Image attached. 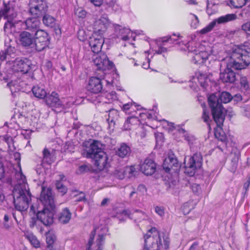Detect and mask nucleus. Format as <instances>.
<instances>
[{
    "mask_svg": "<svg viewBox=\"0 0 250 250\" xmlns=\"http://www.w3.org/2000/svg\"><path fill=\"white\" fill-rule=\"evenodd\" d=\"M105 97L109 100V102L116 100L117 99L116 93L115 91H111L106 93Z\"/></svg>",
    "mask_w": 250,
    "mask_h": 250,
    "instance_id": "603ef678",
    "label": "nucleus"
},
{
    "mask_svg": "<svg viewBox=\"0 0 250 250\" xmlns=\"http://www.w3.org/2000/svg\"><path fill=\"white\" fill-rule=\"evenodd\" d=\"M241 88L243 90L246 91L250 88L249 83L246 77H243L240 79Z\"/></svg>",
    "mask_w": 250,
    "mask_h": 250,
    "instance_id": "a18cd8bd",
    "label": "nucleus"
},
{
    "mask_svg": "<svg viewBox=\"0 0 250 250\" xmlns=\"http://www.w3.org/2000/svg\"><path fill=\"white\" fill-rule=\"evenodd\" d=\"M135 172V168L134 167L131 166L129 167H125L122 168H117L114 174L116 177L119 179H123L125 177V175L128 173V177L130 178L135 176L134 173Z\"/></svg>",
    "mask_w": 250,
    "mask_h": 250,
    "instance_id": "aec40b11",
    "label": "nucleus"
},
{
    "mask_svg": "<svg viewBox=\"0 0 250 250\" xmlns=\"http://www.w3.org/2000/svg\"><path fill=\"white\" fill-rule=\"evenodd\" d=\"M237 18V16L235 14H228L224 16H222L217 19L214 20L208 25L203 28L200 33L202 34H206L210 32L214 27L216 23L219 24H225L227 22L234 21Z\"/></svg>",
    "mask_w": 250,
    "mask_h": 250,
    "instance_id": "9d476101",
    "label": "nucleus"
},
{
    "mask_svg": "<svg viewBox=\"0 0 250 250\" xmlns=\"http://www.w3.org/2000/svg\"><path fill=\"white\" fill-rule=\"evenodd\" d=\"M108 231L107 228L101 226L95 228L91 232L86 250H90L92 247L95 250H102L104 243L105 236Z\"/></svg>",
    "mask_w": 250,
    "mask_h": 250,
    "instance_id": "423d86ee",
    "label": "nucleus"
},
{
    "mask_svg": "<svg viewBox=\"0 0 250 250\" xmlns=\"http://www.w3.org/2000/svg\"><path fill=\"white\" fill-rule=\"evenodd\" d=\"M37 219L35 217H32L30 221V226L31 227H34L36 225Z\"/></svg>",
    "mask_w": 250,
    "mask_h": 250,
    "instance_id": "774afa93",
    "label": "nucleus"
},
{
    "mask_svg": "<svg viewBox=\"0 0 250 250\" xmlns=\"http://www.w3.org/2000/svg\"><path fill=\"white\" fill-rule=\"evenodd\" d=\"M179 36L177 37L176 39H174L172 38L171 36L164 37L162 39V41L163 42H169L170 43L178 44L180 43V42H177L179 40H180V39H179Z\"/></svg>",
    "mask_w": 250,
    "mask_h": 250,
    "instance_id": "de8ad7c7",
    "label": "nucleus"
},
{
    "mask_svg": "<svg viewBox=\"0 0 250 250\" xmlns=\"http://www.w3.org/2000/svg\"><path fill=\"white\" fill-rule=\"evenodd\" d=\"M4 50L8 56L14 54L16 51L15 48L11 46V45H8Z\"/></svg>",
    "mask_w": 250,
    "mask_h": 250,
    "instance_id": "4d7b16f0",
    "label": "nucleus"
},
{
    "mask_svg": "<svg viewBox=\"0 0 250 250\" xmlns=\"http://www.w3.org/2000/svg\"><path fill=\"white\" fill-rule=\"evenodd\" d=\"M250 63V52L244 46H236L232 48L229 56L226 57L221 63V68L226 66L220 73V79L224 83H233L236 80V74L231 68L239 70L246 68Z\"/></svg>",
    "mask_w": 250,
    "mask_h": 250,
    "instance_id": "f257e3e1",
    "label": "nucleus"
},
{
    "mask_svg": "<svg viewBox=\"0 0 250 250\" xmlns=\"http://www.w3.org/2000/svg\"><path fill=\"white\" fill-rule=\"evenodd\" d=\"M90 170V167L89 165L83 164L80 166H79L77 173L78 174H81L83 173H84L87 172Z\"/></svg>",
    "mask_w": 250,
    "mask_h": 250,
    "instance_id": "c03bdc74",
    "label": "nucleus"
},
{
    "mask_svg": "<svg viewBox=\"0 0 250 250\" xmlns=\"http://www.w3.org/2000/svg\"><path fill=\"white\" fill-rule=\"evenodd\" d=\"M55 185L58 191L62 193V195H63L67 192V188L62 184L61 181H57Z\"/></svg>",
    "mask_w": 250,
    "mask_h": 250,
    "instance_id": "ea45409f",
    "label": "nucleus"
},
{
    "mask_svg": "<svg viewBox=\"0 0 250 250\" xmlns=\"http://www.w3.org/2000/svg\"><path fill=\"white\" fill-rule=\"evenodd\" d=\"M115 30L117 38H120L123 41H127L130 39V30L129 29L117 25L115 26Z\"/></svg>",
    "mask_w": 250,
    "mask_h": 250,
    "instance_id": "b1692460",
    "label": "nucleus"
},
{
    "mask_svg": "<svg viewBox=\"0 0 250 250\" xmlns=\"http://www.w3.org/2000/svg\"><path fill=\"white\" fill-rule=\"evenodd\" d=\"M5 141L7 143L8 147V150L9 152H14L16 148L14 144V141L11 137H7L5 138Z\"/></svg>",
    "mask_w": 250,
    "mask_h": 250,
    "instance_id": "a19ab883",
    "label": "nucleus"
},
{
    "mask_svg": "<svg viewBox=\"0 0 250 250\" xmlns=\"http://www.w3.org/2000/svg\"><path fill=\"white\" fill-rule=\"evenodd\" d=\"M122 214L125 215L126 217H129L131 219H134L135 221H141L146 218V215L142 211L136 210L130 211L125 210L122 212Z\"/></svg>",
    "mask_w": 250,
    "mask_h": 250,
    "instance_id": "412c9836",
    "label": "nucleus"
},
{
    "mask_svg": "<svg viewBox=\"0 0 250 250\" xmlns=\"http://www.w3.org/2000/svg\"><path fill=\"white\" fill-rule=\"evenodd\" d=\"M5 171L2 163L0 161V180L4 177Z\"/></svg>",
    "mask_w": 250,
    "mask_h": 250,
    "instance_id": "052dcab7",
    "label": "nucleus"
},
{
    "mask_svg": "<svg viewBox=\"0 0 250 250\" xmlns=\"http://www.w3.org/2000/svg\"><path fill=\"white\" fill-rule=\"evenodd\" d=\"M27 238L30 243L36 248L40 247V243L37 237L32 234H30L26 236Z\"/></svg>",
    "mask_w": 250,
    "mask_h": 250,
    "instance_id": "58836bf2",
    "label": "nucleus"
},
{
    "mask_svg": "<svg viewBox=\"0 0 250 250\" xmlns=\"http://www.w3.org/2000/svg\"><path fill=\"white\" fill-rule=\"evenodd\" d=\"M95 54L92 57V61L97 69L104 71L113 67V63L109 60L106 54L102 52Z\"/></svg>",
    "mask_w": 250,
    "mask_h": 250,
    "instance_id": "1a4fd4ad",
    "label": "nucleus"
},
{
    "mask_svg": "<svg viewBox=\"0 0 250 250\" xmlns=\"http://www.w3.org/2000/svg\"><path fill=\"white\" fill-rule=\"evenodd\" d=\"M92 3L93 5L96 6H100L103 3H105L106 4L108 5L109 7H113L114 6L115 4V2L113 0H111L110 1H107L106 0H88Z\"/></svg>",
    "mask_w": 250,
    "mask_h": 250,
    "instance_id": "e433bc0d",
    "label": "nucleus"
},
{
    "mask_svg": "<svg viewBox=\"0 0 250 250\" xmlns=\"http://www.w3.org/2000/svg\"><path fill=\"white\" fill-rule=\"evenodd\" d=\"M40 21L37 18H28L22 23L23 26H25V29L31 31L32 33H36L37 31L41 30Z\"/></svg>",
    "mask_w": 250,
    "mask_h": 250,
    "instance_id": "6ab92c4d",
    "label": "nucleus"
},
{
    "mask_svg": "<svg viewBox=\"0 0 250 250\" xmlns=\"http://www.w3.org/2000/svg\"><path fill=\"white\" fill-rule=\"evenodd\" d=\"M202 165V157L200 153H195L189 158L187 163L185 162V172L190 176H193L195 170L200 168Z\"/></svg>",
    "mask_w": 250,
    "mask_h": 250,
    "instance_id": "6e6552de",
    "label": "nucleus"
},
{
    "mask_svg": "<svg viewBox=\"0 0 250 250\" xmlns=\"http://www.w3.org/2000/svg\"><path fill=\"white\" fill-rule=\"evenodd\" d=\"M202 118L205 123H206L208 125H209V122L210 121V119L209 118V112L208 111H207V110L205 108L203 109Z\"/></svg>",
    "mask_w": 250,
    "mask_h": 250,
    "instance_id": "864d4df0",
    "label": "nucleus"
},
{
    "mask_svg": "<svg viewBox=\"0 0 250 250\" xmlns=\"http://www.w3.org/2000/svg\"><path fill=\"white\" fill-rule=\"evenodd\" d=\"M103 86V81L101 79L96 77H92L89 80L86 88L88 91L97 94L102 91Z\"/></svg>",
    "mask_w": 250,
    "mask_h": 250,
    "instance_id": "f3484780",
    "label": "nucleus"
},
{
    "mask_svg": "<svg viewBox=\"0 0 250 250\" xmlns=\"http://www.w3.org/2000/svg\"><path fill=\"white\" fill-rule=\"evenodd\" d=\"M56 240V236L53 234L49 233L47 234L46 241L48 246L52 245Z\"/></svg>",
    "mask_w": 250,
    "mask_h": 250,
    "instance_id": "09e8293b",
    "label": "nucleus"
},
{
    "mask_svg": "<svg viewBox=\"0 0 250 250\" xmlns=\"http://www.w3.org/2000/svg\"><path fill=\"white\" fill-rule=\"evenodd\" d=\"M155 212L161 217H163L165 215L164 209L163 207H155Z\"/></svg>",
    "mask_w": 250,
    "mask_h": 250,
    "instance_id": "13d9d810",
    "label": "nucleus"
},
{
    "mask_svg": "<svg viewBox=\"0 0 250 250\" xmlns=\"http://www.w3.org/2000/svg\"><path fill=\"white\" fill-rule=\"evenodd\" d=\"M108 19L106 16H102L95 21V26L97 27L98 30L95 32L103 33L106 28L108 24Z\"/></svg>",
    "mask_w": 250,
    "mask_h": 250,
    "instance_id": "a878e982",
    "label": "nucleus"
},
{
    "mask_svg": "<svg viewBox=\"0 0 250 250\" xmlns=\"http://www.w3.org/2000/svg\"><path fill=\"white\" fill-rule=\"evenodd\" d=\"M35 38L36 40L40 41V42L49 44V40L48 34L42 30L37 31L35 33Z\"/></svg>",
    "mask_w": 250,
    "mask_h": 250,
    "instance_id": "c85d7f7f",
    "label": "nucleus"
},
{
    "mask_svg": "<svg viewBox=\"0 0 250 250\" xmlns=\"http://www.w3.org/2000/svg\"><path fill=\"white\" fill-rule=\"evenodd\" d=\"M130 151L129 146L123 143L117 150L116 154L120 157L124 158L130 154Z\"/></svg>",
    "mask_w": 250,
    "mask_h": 250,
    "instance_id": "c756f323",
    "label": "nucleus"
},
{
    "mask_svg": "<svg viewBox=\"0 0 250 250\" xmlns=\"http://www.w3.org/2000/svg\"><path fill=\"white\" fill-rule=\"evenodd\" d=\"M35 33L23 31L19 35V42L21 45L26 48H33L35 45Z\"/></svg>",
    "mask_w": 250,
    "mask_h": 250,
    "instance_id": "2eb2a0df",
    "label": "nucleus"
},
{
    "mask_svg": "<svg viewBox=\"0 0 250 250\" xmlns=\"http://www.w3.org/2000/svg\"><path fill=\"white\" fill-rule=\"evenodd\" d=\"M117 114V111L114 109H110L109 110L108 118L106 119L108 123H113L114 124V115Z\"/></svg>",
    "mask_w": 250,
    "mask_h": 250,
    "instance_id": "8fccbe9b",
    "label": "nucleus"
},
{
    "mask_svg": "<svg viewBox=\"0 0 250 250\" xmlns=\"http://www.w3.org/2000/svg\"><path fill=\"white\" fill-rule=\"evenodd\" d=\"M104 42L103 33L94 32L88 40L89 45L94 53L101 52Z\"/></svg>",
    "mask_w": 250,
    "mask_h": 250,
    "instance_id": "ddd939ff",
    "label": "nucleus"
},
{
    "mask_svg": "<svg viewBox=\"0 0 250 250\" xmlns=\"http://www.w3.org/2000/svg\"><path fill=\"white\" fill-rule=\"evenodd\" d=\"M20 83L21 82L20 80H16L11 81L7 84V86L9 88L12 95H14L15 93H17L21 90L22 88Z\"/></svg>",
    "mask_w": 250,
    "mask_h": 250,
    "instance_id": "7c9ffc66",
    "label": "nucleus"
},
{
    "mask_svg": "<svg viewBox=\"0 0 250 250\" xmlns=\"http://www.w3.org/2000/svg\"><path fill=\"white\" fill-rule=\"evenodd\" d=\"M30 65L31 62L26 58H18L13 62V69L25 74L30 70Z\"/></svg>",
    "mask_w": 250,
    "mask_h": 250,
    "instance_id": "dca6fc26",
    "label": "nucleus"
},
{
    "mask_svg": "<svg viewBox=\"0 0 250 250\" xmlns=\"http://www.w3.org/2000/svg\"><path fill=\"white\" fill-rule=\"evenodd\" d=\"M40 199L43 207H49L51 208H55L54 196L51 188L42 187Z\"/></svg>",
    "mask_w": 250,
    "mask_h": 250,
    "instance_id": "4468645a",
    "label": "nucleus"
},
{
    "mask_svg": "<svg viewBox=\"0 0 250 250\" xmlns=\"http://www.w3.org/2000/svg\"><path fill=\"white\" fill-rule=\"evenodd\" d=\"M74 14L79 18L83 19L86 17V12L82 8H78L75 10Z\"/></svg>",
    "mask_w": 250,
    "mask_h": 250,
    "instance_id": "49530a36",
    "label": "nucleus"
},
{
    "mask_svg": "<svg viewBox=\"0 0 250 250\" xmlns=\"http://www.w3.org/2000/svg\"><path fill=\"white\" fill-rule=\"evenodd\" d=\"M17 183L12 193L15 208L20 211L26 210L31 201V194L29 191L26 178L21 172L15 174Z\"/></svg>",
    "mask_w": 250,
    "mask_h": 250,
    "instance_id": "f03ea898",
    "label": "nucleus"
},
{
    "mask_svg": "<svg viewBox=\"0 0 250 250\" xmlns=\"http://www.w3.org/2000/svg\"><path fill=\"white\" fill-rule=\"evenodd\" d=\"M8 56V55L7 54L6 52L5 51V50H1L0 52V61H5Z\"/></svg>",
    "mask_w": 250,
    "mask_h": 250,
    "instance_id": "bf43d9fd",
    "label": "nucleus"
},
{
    "mask_svg": "<svg viewBox=\"0 0 250 250\" xmlns=\"http://www.w3.org/2000/svg\"><path fill=\"white\" fill-rule=\"evenodd\" d=\"M138 122V119L135 117H129L127 118L126 120L125 121V125L128 124H130V125L137 124Z\"/></svg>",
    "mask_w": 250,
    "mask_h": 250,
    "instance_id": "5fc2aeb1",
    "label": "nucleus"
},
{
    "mask_svg": "<svg viewBox=\"0 0 250 250\" xmlns=\"http://www.w3.org/2000/svg\"><path fill=\"white\" fill-rule=\"evenodd\" d=\"M17 16V14L15 10L14 2L8 1L6 3L4 2L3 7L0 11V16L3 17L5 19L7 20L4 26L5 31L14 26L16 23L15 19Z\"/></svg>",
    "mask_w": 250,
    "mask_h": 250,
    "instance_id": "0eeeda50",
    "label": "nucleus"
},
{
    "mask_svg": "<svg viewBox=\"0 0 250 250\" xmlns=\"http://www.w3.org/2000/svg\"><path fill=\"white\" fill-rule=\"evenodd\" d=\"M101 146V143L96 140H93L90 144L89 143L83 144L85 157L94 159V164L99 170H103L108 165L107 155L102 151Z\"/></svg>",
    "mask_w": 250,
    "mask_h": 250,
    "instance_id": "20e7f679",
    "label": "nucleus"
},
{
    "mask_svg": "<svg viewBox=\"0 0 250 250\" xmlns=\"http://www.w3.org/2000/svg\"><path fill=\"white\" fill-rule=\"evenodd\" d=\"M188 19L191 21V27L194 29L197 28L199 24V20L197 16L194 14L190 13L188 15Z\"/></svg>",
    "mask_w": 250,
    "mask_h": 250,
    "instance_id": "4c0bfd02",
    "label": "nucleus"
},
{
    "mask_svg": "<svg viewBox=\"0 0 250 250\" xmlns=\"http://www.w3.org/2000/svg\"><path fill=\"white\" fill-rule=\"evenodd\" d=\"M38 210H40L38 208H36L35 206L34 205H32L30 207V212H32L33 214H36L37 213Z\"/></svg>",
    "mask_w": 250,
    "mask_h": 250,
    "instance_id": "69168bd1",
    "label": "nucleus"
},
{
    "mask_svg": "<svg viewBox=\"0 0 250 250\" xmlns=\"http://www.w3.org/2000/svg\"><path fill=\"white\" fill-rule=\"evenodd\" d=\"M156 165L154 161L149 158H146L140 165V170L146 175H151L156 171Z\"/></svg>",
    "mask_w": 250,
    "mask_h": 250,
    "instance_id": "a211bd4d",
    "label": "nucleus"
},
{
    "mask_svg": "<svg viewBox=\"0 0 250 250\" xmlns=\"http://www.w3.org/2000/svg\"><path fill=\"white\" fill-rule=\"evenodd\" d=\"M44 66L47 69L49 70L52 67V63L50 61L47 60L44 64Z\"/></svg>",
    "mask_w": 250,
    "mask_h": 250,
    "instance_id": "0e129e2a",
    "label": "nucleus"
},
{
    "mask_svg": "<svg viewBox=\"0 0 250 250\" xmlns=\"http://www.w3.org/2000/svg\"><path fill=\"white\" fill-rule=\"evenodd\" d=\"M248 3L250 5V0H230V5L235 8H241Z\"/></svg>",
    "mask_w": 250,
    "mask_h": 250,
    "instance_id": "72a5a7b5",
    "label": "nucleus"
},
{
    "mask_svg": "<svg viewBox=\"0 0 250 250\" xmlns=\"http://www.w3.org/2000/svg\"><path fill=\"white\" fill-rule=\"evenodd\" d=\"M45 103L50 107H58L62 105L59 95L55 92L45 97Z\"/></svg>",
    "mask_w": 250,
    "mask_h": 250,
    "instance_id": "4be33fe9",
    "label": "nucleus"
},
{
    "mask_svg": "<svg viewBox=\"0 0 250 250\" xmlns=\"http://www.w3.org/2000/svg\"><path fill=\"white\" fill-rule=\"evenodd\" d=\"M54 208L49 207H43L41 210H38L37 217L45 226H49L53 222Z\"/></svg>",
    "mask_w": 250,
    "mask_h": 250,
    "instance_id": "f8f14e48",
    "label": "nucleus"
},
{
    "mask_svg": "<svg viewBox=\"0 0 250 250\" xmlns=\"http://www.w3.org/2000/svg\"><path fill=\"white\" fill-rule=\"evenodd\" d=\"M42 21L46 26L53 27L55 25V19L52 16L45 14L43 17Z\"/></svg>",
    "mask_w": 250,
    "mask_h": 250,
    "instance_id": "c9c22d12",
    "label": "nucleus"
},
{
    "mask_svg": "<svg viewBox=\"0 0 250 250\" xmlns=\"http://www.w3.org/2000/svg\"><path fill=\"white\" fill-rule=\"evenodd\" d=\"M241 29L247 34L250 35V21L242 24Z\"/></svg>",
    "mask_w": 250,
    "mask_h": 250,
    "instance_id": "6e6d98bb",
    "label": "nucleus"
},
{
    "mask_svg": "<svg viewBox=\"0 0 250 250\" xmlns=\"http://www.w3.org/2000/svg\"><path fill=\"white\" fill-rule=\"evenodd\" d=\"M167 51V49L164 47L160 46L159 47L158 49L156 50V53L158 54H161L163 52H165Z\"/></svg>",
    "mask_w": 250,
    "mask_h": 250,
    "instance_id": "e2e57ef3",
    "label": "nucleus"
},
{
    "mask_svg": "<svg viewBox=\"0 0 250 250\" xmlns=\"http://www.w3.org/2000/svg\"><path fill=\"white\" fill-rule=\"evenodd\" d=\"M163 245L160 232L155 228L149 229L145 236V247L143 250H161L164 247L167 249L169 245V239L168 237L163 238Z\"/></svg>",
    "mask_w": 250,
    "mask_h": 250,
    "instance_id": "39448f33",
    "label": "nucleus"
},
{
    "mask_svg": "<svg viewBox=\"0 0 250 250\" xmlns=\"http://www.w3.org/2000/svg\"><path fill=\"white\" fill-rule=\"evenodd\" d=\"M55 150L52 149L51 151L45 148L42 151L43 158L42 163H46L48 165L52 164L55 160Z\"/></svg>",
    "mask_w": 250,
    "mask_h": 250,
    "instance_id": "393cba45",
    "label": "nucleus"
},
{
    "mask_svg": "<svg viewBox=\"0 0 250 250\" xmlns=\"http://www.w3.org/2000/svg\"><path fill=\"white\" fill-rule=\"evenodd\" d=\"M231 95L227 92H223L218 96L214 94L210 95L208 98V103L211 108L212 117L217 126L221 127L225 120L224 109L221 103L225 104L229 102L232 100Z\"/></svg>",
    "mask_w": 250,
    "mask_h": 250,
    "instance_id": "7ed1b4c3",
    "label": "nucleus"
},
{
    "mask_svg": "<svg viewBox=\"0 0 250 250\" xmlns=\"http://www.w3.org/2000/svg\"><path fill=\"white\" fill-rule=\"evenodd\" d=\"M29 12L32 15L39 17L47 11V6L45 0H30Z\"/></svg>",
    "mask_w": 250,
    "mask_h": 250,
    "instance_id": "9b49d317",
    "label": "nucleus"
},
{
    "mask_svg": "<svg viewBox=\"0 0 250 250\" xmlns=\"http://www.w3.org/2000/svg\"><path fill=\"white\" fill-rule=\"evenodd\" d=\"M240 157L239 152H234V157L231 160V167H230V170L232 172H234L237 167L238 162Z\"/></svg>",
    "mask_w": 250,
    "mask_h": 250,
    "instance_id": "f704fd0d",
    "label": "nucleus"
},
{
    "mask_svg": "<svg viewBox=\"0 0 250 250\" xmlns=\"http://www.w3.org/2000/svg\"><path fill=\"white\" fill-rule=\"evenodd\" d=\"M11 219V214L7 213L5 214L3 218V226L6 229H8L10 227L9 221Z\"/></svg>",
    "mask_w": 250,
    "mask_h": 250,
    "instance_id": "37998d69",
    "label": "nucleus"
},
{
    "mask_svg": "<svg viewBox=\"0 0 250 250\" xmlns=\"http://www.w3.org/2000/svg\"><path fill=\"white\" fill-rule=\"evenodd\" d=\"M242 112L244 116L250 118V105H246L242 108Z\"/></svg>",
    "mask_w": 250,
    "mask_h": 250,
    "instance_id": "3c124183",
    "label": "nucleus"
},
{
    "mask_svg": "<svg viewBox=\"0 0 250 250\" xmlns=\"http://www.w3.org/2000/svg\"><path fill=\"white\" fill-rule=\"evenodd\" d=\"M214 135L216 138L220 141L223 143L222 147L221 145H219L217 147L220 149L221 151H223V147H227V137L224 133L222 132H219L217 130L215 131Z\"/></svg>",
    "mask_w": 250,
    "mask_h": 250,
    "instance_id": "2f4dec72",
    "label": "nucleus"
},
{
    "mask_svg": "<svg viewBox=\"0 0 250 250\" xmlns=\"http://www.w3.org/2000/svg\"><path fill=\"white\" fill-rule=\"evenodd\" d=\"M178 167L179 164L177 158L174 155L168 156L166 158L163 164V168L166 172H169L172 167Z\"/></svg>",
    "mask_w": 250,
    "mask_h": 250,
    "instance_id": "5701e85b",
    "label": "nucleus"
},
{
    "mask_svg": "<svg viewBox=\"0 0 250 250\" xmlns=\"http://www.w3.org/2000/svg\"><path fill=\"white\" fill-rule=\"evenodd\" d=\"M208 54L206 52L201 51L198 53H196L192 57V61L194 64H203L208 59Z\"/></svg>",
    "mask_w": 250,
    "mask_h": 250,
    "instance_id": "cd10ccee",
    "label": "nucleus"
},
{
    "mask_svg": "<svg viewBox=\"0 0 250 250\" xmlns=\"http://www.w3.org/2000/svg\"><path fill=\"white\" fill-rule=\"evenodd\" d=\"M132 105V103H128L125 104H124L123 106L122 109L126 112L130 108L131 106Z\"/></svg>",
    "mask_w": 250,
    "mask_h": 250,
    "instance_id": "680f3d73",
    "label": "nucleus"
},
{
    "mask_svg": "<svg viewBox=\"0 0 250 250\" xmlns=\"http://www.w3.org/2000/svg\"><path fill=\"white\" fill-rule=\"evenodd\" d=\"M48 44L45 43L40 42V41L35 40V45L33 48L35 50L38 52H41L45 49Z\"/></svg>",
    "mask_w": 250,
    "mask_h": 250,
    "instance_id": "79ce46f5",
    "label": "nucleus"
},
{
    "mask_svg": "<svg viewBox=\"0 0 250 250\" xmlns=\"http://www.w3.org/2000/svg\"><path fill=\"white\" fill-rule=\"evenodd\" d=\"M72 214L67 208H64L60 212L58 220L60 223L66 224L68 223L71 218Z\"/></svg>",
    "mask_w": 250,
    "mask_h": 250,
    "instance_id": "bb28decb",
    "label": "nucleus"
},
{
    "mask_svg": "<svg viewBox=\"0 0 250 250\" xmlns=\"http://www.w3.org/2000/svg\"><path fill=\"white\" fill-rule=\"evenodd\" d=\"M32 91L34 95L37 98L43 99L46 96L45 90L38 86H34L32 89Z\"/></svg>",
    "mask_w": 250,
    "mask_h": 250,
    "instance_id": "473e14b6",
    "label": "nucleus"
},
{
    "mask_svg": "<svg viewBox=\"0 0 250 250\" xmlns=\"http://www.w3.org/2000/svg\"><path fill=\"white\" fill-rule=\"evenodd\" d=\"M84 34V31H83V30H80L79 32H78V37L79 38V40L81 41H84L86 39L84 37H83V36H82L81 37V34Z\"/></svg>",
    "mask_w": 250,
    "mask_h": 250,
    "instance_id": "338daca9",
    "label": "nucleus"
}]
</instances>
